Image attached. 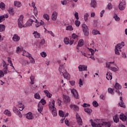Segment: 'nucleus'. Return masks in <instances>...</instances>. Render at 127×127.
<instances>
[{
  "instance_id": "1",
  "label": "nucleus",
  "mask_w": 127,
  "mask_h": 127,
  "mask_svg": "<svg viewBox=\"0 0 127 127\" xmlns=\"http://www.w3.org/2000/svg\"><path fill=\"white\" fill-rule=\"evenodd\" d=\"M90 122L92 127H111V123L110 122H101L100 123V120L98 119L95 120V122H93V120L91 119Z\"/></svg>"
},
{
  "instance_id": "2",
  "label": "nucleus",
  "mask_w": 127,
  "mask_h": 127,
  "mask_svg": "<svg viewBox=\"0 0 127 127\" xmlns=\"http://www.w3.org/2000/svg\"><path fill=\"white\" fill-rule=\"evenodd\" d=\"M49 106L50 110L52 111V114L53 117H56L57 116V111H56V108H55V101L52 100V102H50Z\"/></svg>"
},
{
  "instance_id": "3",
  "label": "nucleus",
  "mask_w": 127,
  "mask_h": 127,
  "mask_svg": "<svg viewBox=\"0 0 127 127\" xmlns=\"http://www.w3.org/2000/svg\"><path fill=\"white\" fill-rule=\"evenodd\" d=\"M24 16L22 15L19 16V17L18 19V25L19 28H22V27H26V26L23 24V18Z\"/></svg>"
},
{
  "instance_id": "4",
  "label": "nucleus",
  "mask_w": 127,
  "mask_h": 127,
  "mask_svg": "<svg viewBox=\"0 0 127 127\" xmlns=\"http://www.w3.org/2000/svg\"><path fill=\"white\" fill-rule=\"evenodd\" d=\"M82 30L83 31L84 35L85 36H89V28L88 26L85 24L82 25Z\"/></svg>"
},
{
  "instance_id": "5",
  "label": "nucleus",
  "mask_w": 127,
  "mask_h": 127,
  "mask_svg": "<svg viewBox=\"0 0 127 127\" xmlns=\"http://www.w3.org/2000/svg\"><path fill=\"white\" fill-rule=\"evenodd\" d=\"M114 88L116 89L115 92L116 93H118L119 95H121V96L123 95V93H122V92H120L119 90H121V89H122V86L121 85V84H120V83L118 82L115 83Z\"/></svg>"
},
{
  "instance_id": "6",
  "label": "nucleus",
  "mask_w": 127,
  "mask_h": 127,
  "mask_svg": "<svg viewBox=\"0 0 127 127\" xmlns=\"http://www.w3.org/2000/svg\"><path fill=\"white\" fill-rule=\"evenodd\" d=\"M127 3L126 0H122V1H120L119 5V8L120 10H125L126 9V5Z\"/></svg>"
},
{
  "instance_id": "7",
  "label": "nucleus",
  "mask_w": 127,
  "mask_h": 127,
  "mask_svg": "<svg viewBox=\"0 0 127 127\" xmlns=\"http://www.w3.org/2000/svg\"><path fill=\"white\" fill-rule=\"evenodd\" d=\"M13 112H14V113L20 118H22V115H21V113L20 110L14 106L13 107Z\"/></svg>"
},
{
  "instance_id": "8",
  "label": "nucleus",
  "mask_w": 127,
  "mask_h": 127,
  "mask_svg": "<svg viewBox=\"0 0 127 127\" xmlns=\"http://www.w3.org/2000/svg\"><path fill=\"white\" fill-rule=\"evenodd\" d=\"M3 71L4 72L5 74H7V70L8 69V67L7 66H8V64H6V63H5V61L3 60Z\"/></svg>"
},
{
  "instance_id": "9",
  "label": "nucleus",
  "mask_w": 127,
  "mask_h": 127,
  "mask_svg": "<svg viewBox=\"0 0 127 127\" xmlns=\"http://www.w3.org/2000/svg\"><path fill=\"white\" fill-rule=\"evenodd\" d=\"M63 101L65 104H69V103H70L71 101L70 97H69L68 96L63 95Z\"/></svg>"
},
{
  "instance_id": "10",
  "label": "nucleus",
  "mask_w": 127,
  "mask_h": 127,
  "mask_svg": "<svg viewBox=\"0 0 127 127\" xmlns=\"http://www.w3.org/2000/svg\"><path fill=\"white\" fill-rule=\"evenodd\" d=\"M35 27H39L41 25H44V21H42V20H41V21L39 22L38 20L36 19H35Z\"/></svg>"
},
{
  "instance_id": "11",
  "label": "nucleus",
  "mask_w": 127,
  "mask_h": 127,
  "mask_svg": "<svg viewBox=\"0 0 127 127\" xmlns=\"http://www.w3.org/2000/svg\"><path fill=\"white\" fill-rule=\"evenodd\" d=\"M76 118L77 120V122L78 125H79V126H82V124L83 123V122H82V119H81V117L80 116V115H79V114H78V113L76 114Z\"/></svg>"
},
{
  "instance_id": "12",
  "label": "nucleus",
  "mask_w": 127,
  "mask_h": 127,
  "mask_svg": "<svg viewBox=\"0 0 127 127\" xmlns=\"http://www.w3.org/2000/svg\"><path fill=\"white\" fill-rule=\"evenodd\" d=\"M71 93L73 94L74 97V98H75V99H79V94L78 93V91H77L76 89H72L71 90Z\"/></svg>"
},
{
  "instance_id": "13",
  "label": "nucleus",
  "mask_w": 127,
  "mask_h": 127,
  "mask_svg": "<svg viewBox=\"0 0 127 127\" xmlns=\"http://www.w3.org/2000/svg\"><path fill=\"white\" fill-rule=\"evenodd\" d=\"M33 22H35V20H34L32 19H29L25 25L26 27L28 26H31V25H32V24H33Z\"/></svg>"
},
{
  "instance_id": "14",
  "label": "nucleus",
  "mask_w": 127,
  "mask_h": 127,
  "mask_svg": "<svg viewBox=\"0 0 127 127\" xmlns=\"http://www.w3.org/2000/svg\"><path fill=\"white\" fill-rule=\"evenodd\" d=\"M59 71L60 72V74H63V73H64V72H66V70H65V67H64L63 64L60 65Z\"/></svg>"
},
{
  "instance_id": "15",
  "label": "nucleus",
  "mask_w": 127,
  "mask_h": 127,
  "mask_svg": "<svg viewBox=\"0 0 127 127\" xmlns=\"http://www.w3.org/2000/svg\"><path fill=\"white\" fill-rule=\"evenodd\" d=\"M57 16H58V13H57V12L56 11L53 12L52 15V20H53L54 21H55V20L57 19Z\"/></svg>"
},
{
  "instance_id": "16",
  "label": "nucleus",
  "mask_w": 127,
  "mask_h": 127,
  "mask_svg": "<svg viewBox=\"0 0 127 127\" xmlns=\"http://www.w3.org/2000/svg\"><path fill=\"white\" fill-rule=\"evenodd\" d=\"M79 71H87V65H79L78 66Z\"/></svg>"
},
{
  "instance_id": "17",
  "label": "nucleus",
  "mask_w": 127,
  "mask_h": 127,
  "mask_svg": "<svg viewBox=\"0 0 127 127\" xmlns=\"http://www.w3.org/2000/svg\"><path fill=\"white\" fill-rule=\"evenodd\" d=\"M121 103H119V106L121 108H124V109L126 108V105H125V103H124V100H123V96H121L120 97Z\"/></svg>"
},
{
  "instance_id": "18",
  "label": "nucleus",
  "mask_w": 127,
  "mask_h": 127,
  "mask_svg": "<svg viewBox=\"0 0 127 127\" xmlns=\"http://www.w3.org/2000/svg\"><path fill=\"white\" fill-rule=\"evenodd\" d=\"M123 44H125V43L123 42H122V44H117V45L115 46V49H117L118 50L122 49V48H123V47L125 46V45H123Z\"/></svg>"
},
{
  "instance_id": "19",
  "label": "nucleus",
  "mask_w": 127,
  "mask_h": 127,
  "mask_svg": "<svg viewBox=\"0 0 127 127\" xmlns=\"http://www.w3.org/2000/svg\"><path fill=\"white\" fill-rule=\"evenodd\" d=\"M62 75H64V79H66L67 80H69V79H70V74L68 73L67 72L65 71L62 73Z\"/></svg>"
},
{
  "instance_id": "20",
  "label": "nucleus",
  "mask_w": 127,
  "mask_h": 127,
  "mask_svg": "<svg viewBox=\"0 0 127 127\" xmlns=\"http://www.w3.org/2000/svg\"><path fill=\"white\" fill-rule=\"evenodd\" d=\"M43 110V106L40 102L38 104V111L39 113H40L41 114V112H42Z\"/></svg>"
},
{
  "instance_id": "21",
  "label": "nucleus",
  "mask_w": 127,
  "mask_h": 127,
  "mask_svg": "<svg viewBox=\"0 0 127 127\" xmlns=\"http://www.w3.org/2000/svg\"><path fill=\"white\" fill-rule=\"evenodd\" d=\"M19 39H20V38L17 34H14L13 37H12V40L14 41H19Z\"/></svg>"
},
{
  "instance_id": "22",
  "label": "nucleus",
  "mask_w": 127,
  "mask_h": 127,
  "mask_svg": "<svg viewBox=\"0 0 127 127\" xmlns=\"http://www.w3.org/2000/svg\"><path fill=\"white\" fill-rule=\"evenodd\" d=\"M106 79H107V80H112V79H113V76H112V72H107V73L106 74Z\"/></svg>"
},
{
  "instance_id": "23",
  "label": "nucleus",
  "mask_w": 127,
  "mask_h": 127,
  "mask_svg": "<svg viewBox=\"0 0 127 127\" xmlns=\"http://www.w3.org/2000/svg\"><path fill=\"white\" fill-rule=\"evenodd\" d=\"M90 5L91 7L95 8V7H96L97 6V2L96 1V0H91Z\"/></svg>"
},
{
  "instance_id": "24",
  "label": "nucleus",
  "mask_w": 127,
  "mask_h": 127,
  "mask_svg": "<svg viewBox=\"0 0 127 127\" xmlns=\"http://www.w3.org/2000/svg\"><path fill=\"white\" fill-rule=\"evenodd\" d=\"M84 45V40L83 39H80L77 44V47H82Z\"/></svg>"
},
{
  "instance_id": "25",
  "label": "nucleus",
  "mask_w": 127,
  "mask_h": 127,
  "mask_svg": "<svg viewBox=\"0 0 127 127\" xmlns=\"http://www.w3.org/2000/svg\"><path fill=\"white\" fill-rule=\"evenodd\" d=\"M26 118L28 120H32V119H33L32 113H31V112L27 113L26 114Z\"/></svg>"
},
{
  "instance_id": "26",
  "label": "nucleus",
  "mask_w": 127,
  "mask_h": 127,
  "mask_svg": "<svg viewBox=\"0 0 127 127\" xmlns=\"http://www.w3.org/2000/svg\"><path fill=\"white\" fill-rule=\"evenodd\" d=\"M120 120H122L123 122H126V121H127V116L124 114L120 115Z\"/></svg>"
},
{
  "instance_id": "27",
  "label": "nucleus",
  "mask_w": 127,
  "mask_h": 127,
  "mask_svg": "<svg viewBox=\"0 0 127 127\" xmlns=\"http://www.w3.org/2000/svg\"><path fill=\"white\" fill-rule=\"evenodd\" d=\"M113 120L114 123H116V124H118V123H119L120 119H119L118 115H115V117H113Z\"/></svg>"
},
{
  "instance_id": "28",
  "label": "nucleus",
  "mask_w": 127,
  "mask_h": 127,
  "mask_svg": "<svg viewBox=\"0 0 127 127\" xmlns=\"http://www.w3.org/2000/svg\"><path fill=\"white\" fill-rule=\"evenodd\" d=\"M23 56H26V57H30L31 55L29 53L26 52V51L24 50L23 52Z\"/></svg>"
},
{
  "instance_id": "29",
  "label": "nucleus",
  "mask_w": 127,
  "mask_h": 127,
  "mask_svg": "<svg viewBox=\"0 0 127 127\" xmlns=\"http://www.w3.org/2000/svg\"><path fill=\"white\" fill-rule=\"evenodd\" d=\"M14 5L17 7H20L21 6V2L17 1H14Z\"/></svg>"
},
{
  "instance_id": "30",
  "label": "nucleus",
  "mask_w": 127,
  "mask_h": 127,
  "mask_svg": "<svg viewBox=\"0 0 127 127\" xmlns=\"http://www.w3.org/2000/svg\"><path fill=\"white\" fill-rule=\"evenodd\" d=\"M70 108L74 109L75 111H79V107L77 105L71 104L69 106Z\"/></svg>"
},
{
  "instance_id": "31",
  "label": "nucleus",
  "mask_w": 127,
  "mask_h": 127,
  "mask_svg": "<svg viewBox=\"0 0 127 127\" xmlns=\"http://www.w3.org/2000/svg\"><path fill=\"white\" fill-rule=\"evenodd\" d=\"M84 111L85 113H87V114H92V112H93V110L90 108H86L84 109Z\"/></svg>"
},
{
  "instance_id": "32",
  "label": "nucleus",
  "mask_w": 127,
  "mask_h": 127,
  "mask_svg": "<svg viewBox=\"0 0 127 127\" xmlns=\"http://www.w3.org/2000/svg\"><path fill=\"white\" fill-rule=\"evenodd\" d=\"M44 92L48 98H51L52 97V94L48 90H45Z\"/></svg>"
},
{
  "instance_id": "33",
  "label": "nucleus",
  "mask_w": 127,
  "mask_h": 127,
  "mask_svg": "<svg viewBox=\"0 0 127 127\" xmlns=\"http://www.w3.org/2000/svg\"><path fill=\"white\" fill-rule=\"evenodd\" d=\"M4 114L6 115V116H8V117H11V112L8 111V110H5L4 111Z\"/></svg>"
},
{
  "instance_id": "34",
  "label": "nucleus",
  "mask_w": 127,
  "mask_h": 127,
  "mask_svg": "<svg viewBox=\"0 0 127 127\" xmlns=\"http://www.w3.org/2000/svg\"><path fill=\"white\" fill-rule=\"evenodd\" d=\"M18 108H19V111H23L24 109V105L22 103H19L18 105Z\"/></svg>"
},
{
  "instance_id": "35",
  "label": "nucleus",
  "mask_w": 127,
  "mask_h": 127,
  "mask_svg": "<svg viewBox=\"0 0 127 127\" xmlns=\"http://www.w3.org/2000/svg\"><path fill=\"white\" fill-rule=\"evenodd\" d=\"M33 34L34 35V37L35 38H40V34H39L37 31H34Z\"/></svg>"
},
{
  "instance_id": "36",
  "label": "nucleus",
  "mask_w": 127,
  "mask_h": 127,
  "mask_svg": "<svg viewBox=\"0 0 127 127\" xmlns=\"http://www.w3.org/2000/svg\"><path fill=\"white\" fill-rule=\"evenodd\" d=\"M114 18L115 19L116 21H120V20H121V18H120L118 16V14H117L116 13H114V16H113Z\"/></svg>"
},
{
  "instance_id": "37",
  "label": "nucleus",
  "mask_w": 127,
  "mask_h": 127,
  "mask_svg": "<svg viewBox=\"0 0 127 127\" xmlns=\"http://www.w3.org/2000/svg\"><path fill=\"white\" fill-rule=\"evenodd\" d=\"M0 8H1V9H2V10H4V9H5V4H4V3L1 2L0 3Z\"/></svg>"
},
{
  "instance_id": "38",
  "label": "nucleus",
  "mask_w": 127,
  "mask_h": 127,
  "mask_svg": "<svg viewBox=\"0 0 127 127\" xmlns=\"http://www.w3.org/2000/svg\"><path fill=\"white\" fill-rule=\"evenodd\" d=\"M59 115L60 117H61L62 118H64V116H65V113H64V112H63V111L62 110H59Z\"/></svg>"
},
{
  "instance_id": "39",
  "label": "nucleus",
  "mask_w": 127,
  "mask_h": 127,
  "mask_svg": "<svg viewBox=\"0 0 127 127\" xmlns=\"http://www.w3.org/2000/svg\"><path fill=\"white\" fill-rule=\"evenodd\" d=\"M5 29V26L4 25L0 24V32H2V31H4Z\"/></svg>"
},
{
  "instance_id": "40",
  "label": "nucleus",
  "mask_w": 127,
  "mask_h": 127,
  "mask_svg": "<svg viewBox=\"0 0 127 127\" xmlns=\"http://www.w3.org/2000/svg\"><path fill=\"white\" fill-rule=\"evenodd\" d=\"M92 34H93V35H97V34H99L100 35H101V33H100V31L98 30H93L92 31Z\"/></svg>"
},
{
  "instance_id": "41",
  "label": "nucleus",
  "mask_w": 127,
  "mask_h": 127,
  "mask_svg": "<svg viewBox=\"0 0 127 127\" xmlns=\"http://www.w3.org/2000/svg\"><path fill=\"white\" fill-rule=\"evenodd\" d=\"M8 12L11 14V15H13L14 14V11L13 10V8H11L8 10Z\"/></svg>"
},
{
  "instance_id": "42",
  "label": "nucleus",
  "mask_w": 127,
  "mask_h": 127,
  "mask_svg": "<svg viewBox=\"0 0 127 127\" xmlns=\"http://www.w3.org/2000/svg\"><path fill=\"white\" fill-rule=\"evenodd\" d=\"M34 98L35 99H37V100H39L40 99V95L39 93H37L34 94Z\"/></svg>"
},
{
  "instance_id": "43",
  "label": "nucleus",
  "mask_w": 127,
  "mask_h": 127,
  "mask_svg": "<svg viewBox=\"0 0 127 127\" xmlns=\"http://www.w3.org/2000/svg\"><path fill=\"white\" fill-rule=\"evenodd\" d=\"M29 59L31 63H32V64H34V63H35V60L32 58V57H31V56H30V57H29Z\"/></svg>"
},
{
  "instance_id": "44",
  "label": "nucleus",
  "mask_w": 127,
  "mask_h": 127,
  "mask_svg": "<svg viewBox=\"0 0 127 127\" xmlns=\"http://www.w3.org/2000/svg\"><path fill=\"white\" fill-rule=\"evenodd\" d=\"M92 105H93V107H94L95 108H97V107H99V104L96 101H94L93 102Z\"/></svg>"
},
{
  "instance_id": "45",
  "label": "nucleus",
  "mask_w": 127,
  "mask_h": 127,
  "mask_svg": "<svg viewBox=\"0 0 127 127\" xmlns=\"http://www.w3.org/2000/svg\"><path fill=\"white\" fill-rule=\"evenodd\" d=\"M30 79L31 80V85H33V84H34V76H33V75H31L30 77Z\"/></svg>"
},
{
  "instance_id": "46",
  "label": "nucleus",
  "mask_w": 127,
  "mask_h": 127,
  "mask_svg": "<svg viewBox=\"0 0 127 127\" xmlns=\"http://www.w3.org/2000/svg\"><path fill=\"white\" fill-rule=\"evenodd\" d=\"M78 36L76 35L75 34H72V39H75L76 41H78V39H77Z\"/></svg>"
},
{
  "instance_id": "47",
  "label": "nucleus",
  "mask_w": 127,
  "mask_h": 127,
  "mask_svg": "<svg viewBox=\"0 0 127 127\" xmlns=\"http://www.w3.org/2000/svg\"><path fill=\"white\" fill-rule=\"evenodd\" d=\"M39 103H40L41 105L42 104L43 106H44L46 104V101L44 99H42Z\"/></svg>"
},
{
  "instance_id": "48",
  "label": "nucleus",
  "mask_w": 127,
  "mask_h": 127,
  "mask_svg": "<svg viewBox=\"0 0 127 127\" xmlns=\"http://www.w3.org/2000/svg\"><path fill=\"white\" fill-rule=\"evenodd\" d=\"M43 18H44V19H46V20H49L50 19L49 15H48V14H44L43 15Z\"/></svg>"
},
{
  "instance_id": "49",
  "label": "nucleus",
  "mask_w": 127,
  "mask_h": 127,
  "mask_svg": "<svg viewBox=\"0 0 127 127\" xmlns=\"http://www.w3.org/2000/svg\"><path fill=\"white\" fill-rule=\"evenodd\" d=\"M110 69L114 71V72H117L119 70V67H110Z\"/></svg>"
},
{
  "instance_id": "50",
  "label": "nucleus",
  "mask_w": 127,
  "mask_h": 127,
  "mask_svg": "<svg viewBox=\"0 0 127 127\" xmlns=\"http://www.w3.org/2000/svg\"><path fill=\"white\" fill-rule=\"evenodd\" d=\"M114 91H115V89H113L111 88H108V92L110 93V94L114 95Z\"/></svg>"
},
{
  "instance_id": "51",
  "label": "nucleus",
  "mask_w": 127,
  "mask_h": 127,
  "mask_svg": "<svg viewBox=\"0 0 127 127\" xmlns=\"http://www.w3.org/2000/svg\"><path fill=\"white\" fill-rule=\"evenodd\" d=\"M75 24L76 26L79 27V26H80V24H81V22H80V21H79L78 20H76L75 21Z\"/></svg>"
},
{
  "instance_id": "52",
  "label": "nucleus",
  "mask_w": 127,
  "mask_h": 127,
  "mask_svg": "<svg viewBox=\"0 0 127 127\" xmlns=\"http://www.w3.org/2000/svg\"><path fill=\"white\" fill-rule=\"evenodd\" d=\"M66 30H70V31H72V30H73V27H72V26L69 25V26H66Z\"/></svg>"
},
{
  "instance_id": "53",
  "label": "nucleus",
  "mask_w": 127,
  "mask_h": 127,
  "mask_svg": "<svg viewBox=\"0 0 127 127\" xmlns=\"http://www.w3.org/2000/svg\"><path fill=\"white\" fill-rule=\"evenodd\" d=\"M22 65H24V66H25V65H26V64H29V63L28 62V61L25 60H23L22 63Z\"/></svg>"
},
{
  "instance_id": "54",
  "label": "nucleus",
  "mask_w": 127,
  "mask_h": 127,
  "mask_svg": "<svg viewBox=\"0 0 127 127\" xmlns=\"http://www.w3.org/2000/svg\"><path fill=\"white\" fill-rule=\"evenodd\" d=\"M64 41L65 44L68 45L69 44V38H64Z\"/></svg>"
},
{
  "instance_id": "55",
  "label": "nucleus",
  "mask_w": 127,
  "mask_h": 127,
  "mask_svg": "<svg viewBox=\"0 0 127 127\" xmlns=\"http://www.w3.org/2000/svg\"><path fill=\"white\" fill-rule=\"evenodd\" d=\"M88 17H89V14L87 13H85L84 17L85 21H87V20H88Z\"/></svg>"
},
{
  "instance_id": "56",
  "label": "nucleus",
  "mask_w": 127,
  "mask_h": 127,
  "mask_svg": "<svg viewBox=\"0 0 127 127\" xmlns=\"http://www.w3.org/2000/svg\"><path fill=\"white\" fill-rule=\"evenodd\" d=\"M107 7L109 10L112 9V8H113V5H112V3H109L108 4Z\"/></svg>"
},
{
  "instance_id": "57",
  "label": "nucleus",
  "mask_w": 127,
  "mask_h": 127,
  "mask_svg": "<svg viewBox=\"0 0 127 127\" xmlns=\"http://www.w3.org/2000/svg\"><path fill=\"white\" fill-rule=\"evenodd\" d=\"M4 72L2 71V70H0V78H2V77H4Z\"/></svg>"
},
{
  "instance_id": "58",
  "label": "nucleus",
  "mask_w": 127,
  "mask_h": 127,
  "mask_svg": "<svg viewBox=\"0 0 127 127\" xmlns=\"http://www.w3.org/2000/svg\"><path fill=\"white\" fill-rule=\"evenodd\" d=\"M41 55L44 58H45V57L47 56V54L44 52L41 53Z\"/></svg>"
},
{
  "instance_id": "59",
  "label": "nucleus",
  "mask_w": 127,
  "mask_h": 127,
  "mask_svg": "<svg viewBox=\"0 0 127 127\" xmlns=\"http://www.w3.org/2000/svg\"><path fill=\"white\" fill-rule=\"evenodd\" d=\"M40 44H41V45H44V44H45V40L44 39H42L40 42Z\"/></svg>"
},
{
  "instance_id": "60",
  "label": "nucleus",
  "mask_w": 127,
  "mask_h": 127,
  "mask_svg": "<svg viewBox=\"0 0 127 127\" xmlns=\"http://www.w3.org/2000/svg\"><path fill=\"white\" fill-rule=\"evenodd\" d=\"M4 20V16L2 15L0 16V23L2 22Z\"/></svg>"
},
{
  "instance_id": "61",
  "label": "nucleus",
  "mask_w": 127,
  "mask_h": 127,
  "mask_svg": "<svg viewBox=\"0 0 127 127\" xmlns=\"http://www.w3.org/2000/svg\"><path fill=\"white\" fill-rule=\"evenodd\" d=\"M119 50H118V49H115V54H116V55H120V51Z\"/></svg>"
},
{
  "instance_id": "62",
  "label": "nucleus",
  "mask_w": 127,
  "mask_h": 127,
  "mask_svg": "<svg viewBox=\"0 0 127 127\" xmlns=\"http://www.w3.org/2000/svg\"><path fill=\"white\" fill-rule=\"evenodd\" d=\"M75 17L77 20L79 19V15H78V12H76L74 14Z\"/></svg>"
},
{
  "instance_id": "63",
  "label": "nucleus",
  "mask_w": 127,
  "mask_h": 127,
  "mask_svg": "<svg viewBox=\"0 0 127 127\" xmlns=\"http://www.w3.org/2000/svg\"><path fill=\"white\" fill-rule=\"evenodd\" d=\"M89 51H90L91 53V55H94V54L95 53V50L92 49H89Z\"/></svg>"
},
{
  "instance_id": "64",
  "label": "nucleus",
  "mask_w": 127,
  "mask_h": 127,
  "mask_svg": "<svg viewBox=\"0 0 127 127\" xmlns=\"http://www.w3.org/2000/svg\"><path fill=\"white\" fill-rule=\"evenodd\" d=\"M74 41H75L73 40L72 38H70V42H69V44H70V45H72L73 43H74Z\"/></svg>"
}]
</instances>
